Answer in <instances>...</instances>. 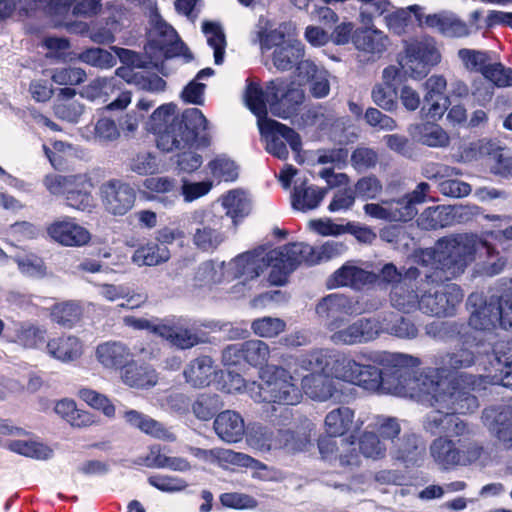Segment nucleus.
Instances as JSON below:
<instances>
[{
	"label": "nucleus",
	"instance_id": "58",
	"mask_svg": "<svg viewBox=\"0 0 512 512\" xmlns=\"http://www.w3.org/2000/svg\"><path fill=\"white\" fill-rule=\"evenodd\" d=\"M82 308L75 301H67L54 305L51 308V320L60 326L71 328L82 316Z\"/></svg>",
	"mask_w": 512,
	"mask_h": 512
},
{
	"label": "nucleus",
	"instance_id": "41",
	"mask_svg": "<svg viewBox=\"0 0 512 512\" xmlns=\"http://www.w3.org/2000/svg\"><path fill=\"white\" fill-rule=\"evenodd\" d=\"M209 145V138L205 131H200L192 144L186 148L177 149L179 152L174 156L173 163L179 172L193 173L203 164V158L193 150L194 147H206Z\"/></svg>",
	"mask_w": 512,
	"mask_h": 512
},
{
	"label": "nucleus",
	"instance_id": "18",
	"mask_svg": "<svg viewBox=\"0 0 512 512\" xmlns=\"http://www.w3.org/2000/svg\"><path fill=\"white\" fill-rule=\"evenodd\" d=\"M382 273L384 266L372 270L369 264L361 267L354 261H348L329 276L326 285L329 289L350 288L361 291L366 286L376 283Z\"/></svg>",
	"mask_w": 512,
	"mask_h": 512
},
{
	"label": "nucleus",
	"instance_id": "3",
	"mask_svg": "<svg viewBox=\"0 0 512 512\" xmlns=\"http://www.w3.org/2000/svg\"><path fill=\"white\" fill-rule=\"evenodd\" d=\"M437 252H422L424 263L436 259L435 271L428 275L427 280L438 282L450 280L461 275L467 266L474 261L477 253L482 254L483 250L488 255L494 253V247L487 241L482 240L474 234L461 233L444 237L437 242Z\"/></svg>",
	"mask_w": 512,
	"mask_h": 512
},
{
	"label": "nucleus",
	"instance_id": "55",
	"mask_svg": "<svg viewBox=\"0 0 512 512\" xmlns=\"http://www.w3.org/2000/svg\"><path fill=\"white\" fill-rule=\"evenodd\" d=\"M333 350L316 349L302 354L297 362L301 369L312 373H329Z\"/></svg>",
	"mask_w": 512,
	"mask_h": 512
},
{
	"label": "nucleus",
	"instance_id": "11",
	"mask_svg": "<svg viewBox=\"0 0 512 512\" xmlns=\"http://www.w3.org/2000/svg\"><path fill=\"white\" fill-rule=\"evenodd\" d=\"M246 442L253 450L265 453L285 448L291 452L304 451L310 445V435L306 431L294 432L289 429H272L260 423L248 426Z\"/></svg>",
	"mask_w": 512,
	"mask_h": 512
},
{
	"label": "nucleus",
	"instance_id": "42",
	"mask_svg": "<svg viewBox=\"0 0 512 512\" xmlns=\"http://www.w3.org/2000/svg\"><path fill=\"white\" fill-rule=\"evenodd\" d=\"M430 456L443 470L460 466V448L448 437L440 436L434 439L429 447Z\"/></svg>",
	"mask_w": 512,
	"mask_h": 512
},
{
	"label": "nucleus",
	"instance_id": "47",
	"mask_svg": "<svg viewBox=\"0 0 512 512\" xmlns=\"http://www.w3.org/2000/svg\"><path fill=\"white\" fill-rule=\"evenodd\" d=\"M221 205L226 216L232 219L235 226L250 212V201L247 194L240 189H233L222 195Z\"/></svg>",
	"mask_w": 512,
	"mask_h": 512
},
{
	"label": "nucleus",
	"instance_id": "25",
	"mask_svg": "<svg viewBox=\"0 0 512 512\" xmlns=\"http://www.w3.org/2000/svg\"><path fill=\"white\" fill-rule=\"evenodd\" d=\"M100 195L105 210L115 216L125 215L133 208L136 200L135 190L129 184L115 179L102 184Z\"/></svg>",
	"mask_w": 512,
	"mask_h": 512
},
{
	"label": "nucleus",
	"instance_id": "60",
	"mask_svg": "<svg viewBox=\"0 0 512 512\" xmlns=\"http://www.w3.org/2000/svg\"><path fill=\"white\" fill-rule=\"evenodd\" d=\"M202 31L206 36L208 45L213 49L215 64H222L224 61L226 39L221 26L213 22H204Z\"/></svg>",
	"mask_w": 512,
	"mask_h": 512
},
{
	"label": "nucleus",
	"instance_id": "62",
	"mask_svg": "<svg viewBox=\"0 0 512 512\" xmlns=\"http://www.w3.org/2000/svg\"><path fill=\"white\" fill-rule=\"evenodd\" d=\"M146 189L156 193H172L171 196L160 197L159 201L166 207L173 206L178 200V193L176 190V180L172 177H151L144 181Z\"/></svg>",
	"mask_w": 512,
	"mask_h": 512
},
{
	"label": "nucleus",
	"instance_id": "14",
	"mask_svg": "<svg viewBox=\"0 0 512 512\" xmlns=\"http://www.w3.org/2000/svg\"><path fill=\"white\" fill-rule=\"evenodd\" d=\"M224 217L211 210L198 209L191 213V241L205 253L215 252L227 240L223 229Z\"/></svg>",
	"mask_w": 512,
	"mask_h": 512
},
{
	"label": "nucleus",
	"instance_id": "1",
	"mask_svg": "<svg viewBox=\"0 0 512 512\" xmlns=\"http://www.w3.org/2000/svg\"><path fill=\"white\" fill-rule=\"evenodd\" d=\"M419 359L403 353H386V393L416 398L432 393V398L440 406L466 411L477 406V398L464 391L449 390L447 380H434L431 368L420 374L416 369Z\"/></svg>",
	"mask_w": 512,
	"mask_h": 512
},
{
	"label": "nucleus",
	"instance_id": "12",
	"mask_svg": "<svg viewBox=\"0 0 512 512\" xmlns=\"http://www.w3.org/2000/svg\"><path fill=\"white\" fill-rule=\"evenodd\" d=\"M404 52L398 63L414 79L426 76L442 59L437 41L428 35L405 41Z\"/></svg>",
	"mask_w": 512,
	"mask_h": 512
},
{
	"label": "nucleus",
	"instance_id": "39",
	"mask_svg": "<svg viewBox=\"0 0 512 512\" xmlns=\"http://www.w3.org/2000/svg\"><path fill=\"white\" fill-rule=\"evenodd\" d=\"M46 336L45 326L33 322H20L15 325L10 341L24 349L38 350L47 342Z\"/></svg>",
	"mask_w": 512,
	"mask_h": 512
},
{
	"label": "nucleus",
	"instance_id": "43",
	"mask_svg": "<svg viewBox=\"0 0 512 512\" xmlns=\"http://www.w3.org/2000/svg\"><path fill=\"white\" fill-rule=\"evenodd\" d=\"M408 132L413 140L429 147H444L449 143L447 133L434 122L412 124Z\"/></svg>",
	"mask_w": 512,
	"mask_h": 512
},
{
	"label": "nucleus",
	"instance_id": "9",
	"mask_svg": "<svg viewBox=\"0 0 512 512\" xmlns=\"http://www.w3.org/2000/svg\"><path fill=\"white\" fill-rule=\"evenodd\" d=\"M455 328L459 329L457 330V333L460 337V339L463 342V346L455 349L454 351L447 352L441 356H439L435 361V368H431L434 371V380H447L450 383L449 390L448 391H464L465 389H459L455 386L454 382L451 380H448L447 378H439L440 373H451L455 372L460 369L469 368L472 365L476 363V361H479V365L483 367V370L486 372L484 377L488 380L489 383L493 385H502L501 383H493L491 381V378L489 377V370L491 371L492 367L490 365V361H494V350L496 349V346L500 343H496L495 346L492 348V352L489 353L488 350H484V354L482 355V352L478 351L479 357L476 358L475 352L472 351L469 347H466L465 345L470 343V337L466 332H462L464 329V325H453ZM467 393L470 395V393L467 391ZM472 396V394H471ZM473 397H475L473 395Z\"/></svg>",
	"mask_w": 512,
	"mask_h": 512
},
{
	"label": "nucleus",
	"instance_id": "35",
	"mask_svg": "<svg viewBox=\"0 0 512 512\" xmlns=\"http://www.w3.org/2000/svg\"><path fill=\"white\" fill-rule=\"evenodd\" d=\"M425 26L436 29L441 35L449 38H463L470 34L467 24L455 14L442 11L425 17Z\"/></svg>",
	"mask_w": 512,
	"mask_h": 512
},
{
	"label": "nucleus",
	"instance_id": "10",
	"mask_svg": "<svg viewBox=\"0 0 512 512\" xmlns=\"http://www.w3.org/2000/svg\"><path fill=\"white\" fill-rule=\"evenodd\" d=\"M43 185L50 194L64 197L66 205L73 209L91 211L95 205L92 195L94 184L87 173L48 174Z\"/></svg>",
	"mask_w": 512,
	"mask_h": 512
},
{
	"label": "nucleus",
	"instance_id": "56",
	"mask_svg": "<svg viewBox=\"0 0 512 512\" xmlns=\"http://www.w3.org/2000/svg\"><path fill=\"white\" fill-rule=\"evenodd\" d=\"M212 180L217 182H233L239 176L237 164L226 155H218L210 160L206 166Z\"/></svg>",
	"mask_w": 512,
	"mask_h": 512
},
{
	"label": "nucleus",
	"instance_id": "49",
	"mask_svg": "<svg viewBox=\"0 0 512 512\" xmlns=\"http://www.w3.org/2000/svg\"><path fill=\"white\" fill-rule=\"evenodd\" d=\"M123 417L131 426L140 429L146 434L157 438H165L169 440L175 439L174 436L169 433L161 423L136 410L125 411Z\"/></svg>",
	"mask_w": 512,
	"mask_h": 512
},
{
	"label": "nucleus",
	"instance_id": "13",
	"mask_svg": "<svg viewBox=\"0 0 512 512\" xmlns=\"http://www.w3.org/2000/svg\"><path fill=\"white\" fill-rule=\"evenodd\" d=\"M280 250V247L270 251L264 248H258L253 251L242 253L229 262H226L227 279H235L243 277L245 280H251L258 277L265 268L270 267L268 280L272 285L282 286L287 280L281 283L273 282L272 275L277 268L282 270L281 263L272 257V253Z\"/></svg>",
	"mask_w": 512,
	"mask_h": 512
},
{
	"label": "nucleus",
	"instance_id": "7",
	"mask_svg": "<svg viewBox=\"0 0 512 512\" xmlns=\"http://www.w3.org/2000/svg\"><path fill=\"white\" fill-rule=\"evenodd\" d=\"M347 250L343 242L330 240L318 248L305 243H291L280 247L272 253V257L280 261L282 270L277 268L272 275L273 282L281 283L302 263L314 265L339 257Z\"/></svg>",
	"mask_w": 512,
	"mask_h": 512
},
{
	"label": "nucleus",
	"instance_id": "23",
	"mask_svg": "<svg viewBox=\"0 0 512 512\" xmlns=\"http://www.w3.org/2000/svg\"><path fill=\"white\" fill-rule=\"evenodd\" d=\"M386 452L392 460L405 467H419L424 462L426 448L418 436L404 432L400 437L391 438L390 443H386Z\"/></svg>",
	"mask_w": 512,
	"mask_h": 512
},
{
	"label": "nucleus",
	"instance_id": "38",
	"mask_svg": "<svg viewBox=\"0 0 512 512\" xmlns=\"http://www.w3.org/2000/svg\"><path fill=\"white\" fill-rule=\"evenodd\" d=\"M121 380L129 387L147 389L157 384L158 374L152 366L139 364L131 358L121 370Z\"/></svg>",
	"mask_w": 512,
	"mask_h": 512
},
{
	"label": "nucleus",
	"instance_id": "44",
	"mask_svg": "<svg viewBox=\"0 0 512 512\" xmlns=\"http://www.w3.org/2000/svg\"><path fill=\"white\" fill-rule=\"evenodd\" d=\"M82 136L88 141L108 144L119 139L120 128L114 120L101 117L95 123L82 128Z\"/></svg>",
	"mask_w": 512,
	"mask_h": 512
},
{
	"label": "nucleus",
	"instance_id": "32",
	"mask_svg": "<svg viewBox=\"0 0 512 512\" xmlns=\"http://www.w3.org/2000/svg\"><path fill=\"white\" fill-rule=\"evenodd\" d=\"M432 394L433 392L429 394L423 393L421 397H416V399L422 402H426L430 406L436 408L435 410L427 414L424 421V429L433 435L438 433H445L446 426H448V424L451 422L450 418H452L453 413H470L475 411L479 406V403L477 402V406L473 409H469L466 411H458L456 409H453L452 407L440 406V404L434 401V399L432 398Z\"/></svg>",
	"mask_w": 512,
	"mask_h": 512
},
{
	"label": "nucleus",
	"instance_id": "48",
	"mask_svg": "<svg viewBox=\"0 0 512 512\" xmlns=\"http://www.w3.org/2000/svg\"><path fill=\"white\" fill-rule=\"evenodd\" d=\"M226 277V262L207 260L202 262L195 271L194 285L196 287H210L221 283Z\"/></svg>",
	"mask_w": 512,
	"mask_h": 512
},
{
	"label": "nucleus",
	"instance_id": "2",
	"mask_svg": "<svg viewBox=\"0 0 512 512\" xmlns=\"http://www.w3.org/2000/svg\"><path fill=\"white\" fill-rule=\"evenodd\" d=\"M208 121L198 108L186 109L181 117L176 105L158 107L147 122V129L157 135V147L171 152L190 146L200 131H206Z\"/></svg>",
	"mask_w": 512,
	"mask_h": 512
},
{
	"label": "nucleus",
	"instance_id": "30",
	"mask_svg": "<svg viewBox=\"0 0 512 512\" xmlns=\"http://www.w3.org/2000/svg\"><path fill=\"white\" fill-rule=\"evenodd\" d=\"M365 422H368L363 435L359 440V449L367 458H377L381 454V444L379 435L384 428V418L380 415L367 416L365 420L356 422V429H360Z\"/></svg>",
	"mask_w": 512,
	"mask_h": 512
},
{
	"label": "nucleus",
	"instance_id": "17",
	"mask_svg": "<svg viewBox=\"0 0 512 512\" xmlns=\"http://www.w3.org/2000/svg\"><path fill=\"white\" fill-rule=\"evenodd\" d=\"M345 318L336 329H330V340L336 345H357L377 339L383 331V323L375 317L360 318L346 324Z\"/></svg>",
	"mask_w": 512,
	"mask_h": 512
},
{
	"label": "nucleus",
	"instance_id": "37",
	"mask_svg": "<svg viewBox=\"0 0 512 512\" xmlns=\"http://www.w3.org/2000/svg\"><path fill=\"white\" fill-rule=\"evenodd\" d=\"M326 188H320L307 181L296 183L291 194V205L295 210L308 212L316 209L327 194Z\"/></svg>",
	"mask_w": 512,
	"mask_h": 512
},
{
	"label": "nucleus",
	"instance_id": "26",
	"mask_svg": "<svg viewBox=\"0 0 512 512\" xmlns=\"http://www.w3.org/2000/svg\"><path fill=\"white\" fill-rule=\"evenodd\" d=\"M301 385L304 392L313 400L345 401V396L329 373H310L302 378Z\"/></svg>",
	"mask_w": 512,
	"mask_h": 512
},
{
	"label": "nucleus",
	"instance_id": "27",
	"mask_svg": "<svg viewBox=\"0 0 512 512\" xmlns=\"http://www.w3.org/2000/svg\"><path fill=\"white\" fill-rule=\"evenodd\" d=\"M85 351L82 339L71 334H62L50 338L45 345V352L52 359L68 364L79 360Z\"/></svg>",
	"mask_w": 512,
	"mask_h": 512
},
{
	"label": "nucleus",
	"instance_id": "20",
	"mask_svg": "<svg viewBox=\"0 0 512 512\" xmlns=\"http://www.w3.org/2000/svg\"><path fill=\"white\" fill-rule=\"evenodd\" d=\"M317 315L325 321L328 330L336 329L343 322V316L361 313L358 301L342 293H332L323 297L316 305Z\"/></svg>",
	"mask_w": 512,
	"mask_h": 512
},
{
	"label": "nucleus",
	"instance_id": "15",
	"mask_svg": "<svg viewBox=\"0 0 512 512\" xmlns=\"http://www.w3.org/2000/svg\"><path fill=\"white\" fill-rule=\"evenodd\" d=\"M261 91L265 106H269L274 116L283 119L296 115L305 98L303 89L294 82L288 83L279 79L270 81L266 90Z\"/></svg>",
	"mask_w": 512,
	"mask_h": 512
},
{
	"label": "nucleus",
	"instance_id": "34",
	"mask_svg": "<svg viewBox=\"0 0 512 512\" xmlns=\"http://www.w3.org/2000/svg\"><path fill=\"white\" fill-rule=\"evenodd\" d=\"M494 361L489 377L493 383H501L504 387H512V342L500 341L494 350Z\"/></svg>",
	"mask_w": 512,
	"mask_h": 512
},
{
	"label": "nucleus",
	"instance_id": "6",
	"mask_svg": "<svg viewBox=\"0 0 512 512\" xmlns=\"http://www.w3.org/2000/svg\"><path fill=\"white\" fill-rule=\"evenodd\" d=\"M261 382L252 381L247 394L256 403L294 406L302 400V389L289 370L279 365L268 366L260 373Z\"/></svg>",
	"mask_w": 512,
	"mask_h": 512
},
{
	"label": "nucleus",
	"instance_id": "22",
	"mask_svg": "<svg viewBox=\"0 0 512 512\" xmlns=\"http://www.w3.org/2000/svg\"><path fill=\"white\" fill-rule=\"evenodd\" d=\"M156 334L182 350L190 349L204 341L194 325L184 318L161 320L156 328Z\"/></svg>",
	"mask_w": 512,
	"mask_h": 512
},
{
	"label": "nucleus",
	"instance_id": "4",
	"mask_svg": "<svg viewBox=\"0 0 512 512\" xmlns=\"http://www.w3.org/2000/svg\"><path fill=\"white\" fill-rule=\"evenodd\" d=\"M244 100L249 110L257 117V125L265 142L266 151L281 160H286L289 156L286 146L288 144L295 153V160L301 162L302 141L300 135L294 129L267 117L263 93L258 84L248 83Z\"/></svg>",
	"mask_w": 512,
	"mask_h": 512
},
{
	"label": "nucleus",
	"instance_id": "45",
	"mask_svg": "<svg viewBox=\"0 0 512 512\" xmlns=\"http://www.w3.org/2000/svg\"><path fill=\"white\" fill-rule=\"evenodd\" d=\"M304 57V48L301 42L287 40V43L277 47L273 51L272 61L279 71L291 70L294 66H299Z\"/></svg>",
	"mask_w": 512,
	"mask_h": 512
},
{
	"label": "nucleus",
	"instance_id": "24",
	"mask_svg": "<svg viewBox=\"0 0 512 512\" xmlns=\"http://www.w3.org/2000/svg\"><path fill=\"white\" fill-rule=\"evenodd\" d=\"M467 305L470 309V327L480 331H491L500 327L496 297L492 296L487 300L480 293H472L467 299Z\"/></svg>",
	"mask_w": 512,
	"mask_h": 512
},
{
	"label": "nucleus",
	"instance_id": "61",
	"mask_svg": "<svg viewBox=\"0 0 512 512\" xmlns=\"http://www.w3.org/2000/svg\"><path fill=\"white\" fill-rule=\"evenodd\" d=\"M270 346L259 339L244 342V362L252 367H263L269 361Z\"/></svg>",
	"mask_w": 512,
	"mask_h": 512
},
{
	"label": "nucleus",
	"instance_id": "29",
	"mask_svg": "<svg viewBox=\"0 0 512 512\" xmlns=\"http://www.w3.org/2000/svg\"><path fill=\"white\" fill-rule=\"evenodd\" d=\"M47 231L54 241L64 246H82L90 240V233L70 218L55 221Z\"/></svg>",
	"mask_w": 512,
	"mask_h": 512
},
{
	"label": "nucleus",
	"instance_id": "54",
	"mask_svg": "<svg viewBox=\"0 0 512 512\" xmlns=\"http://www.w3.org/2000/svg\"><path fill=\"white\" fill-rule=\"evenodd\" d=\"M354 411L348 407H340L330 411L325 418L326 432L331 437L345 434L352 427Z\"/></svg>",
	"mask_w": 512,
	"mask_h": 512
},
{
	"label": "nucleus",
	"instance_id": "51",
	"mask_svg": "<svg viewBox=\"0 0 512 512\" xmlns=\"http://www.w3.org/2000/svg\"><path fill=\"white\" fill-rule=\"evenodd\" d=\"M215 372L213 360L209 356H202L191 361L184 371V376L192 386L203 387L209 384L210 377Z\"/></svg>",
	"mask_w": 512,
	"mask_h": 512
},
{
	"label": "nucleus",
	"instance_id": "63",
	"mask_svg": "<svg viewBox=\"0 0 512 512\" xmlns=\"http://www.w3.org/2000/svg\"><path fill=\"white\" fill-rule=\"evenodd\" d=\"M99 287V295L105 298L108 301L114 302L119 299H126V305L130 308L140 306L144 301L145 297L141 295H130L129 289L124 285H114V284H101Z\"/></svg>",
	"mask_w": 512,
	"mask_h": 512
},
{
	"label": "nucleus",
	"instance_id": "36",
	"mask_svg": "<svg viewBox=\"0 0 512 512\" xmlns=\"http://www.w3.org/2000/svg\"><path fill=\"white\" fill-rule=\"evenodd\" d=\"M364 28L358 30L354 36V44L359 50L370 53L380 52L382 49V31L375 28L374 21L380 17H374L373 13L363 11L360 14Z\"/></svg>",
	"mask_w": 512,
	"mask_h": 512
},
{
	"label": "nucleus",
	"instance_id": "21",
	"mask_svg": "<svg viewBox=\"0 0 512 512\" xmlns=\"http://www.w3.org/2000/svg\"><path fill=\"white\" fill-rule=\"evenodd\" d=\"M482 421L496 445L512 454V406L486 408L482 413Z\"/></svg>",
	"mask_w": 512,
	"mask_h": 512
},
{
	"label": "nucleus",
	"instance_id": "28",
	"mask_svg": "<svg viewBox=\"0 0 512 512\" xmlns=\"http://www.w3.org/2000/svg\"><path fill=\"white\" fill-rule=\"evenodd\" d=\"M95 358L104 369L117 371L128 364L133 354L123 342L105 341L97 345Z\"/></svg>",
	"mask_w": 512,
	"mask_h": 512
},
{
	"label": "nucleus",
	"instance_id": "53",
	"mask_svg": "<svg viewBox=\"0 0 512 512\" xmlns=\"http://www.w3.org/2000/svg\"><path fill=\"white\" fill-rule=\"evenodd\" d=\"M6 447L12 452L38 460H46L53 455L51 448L31 438L10 440Z\"/></svg>",
	"mask_w": 512,
	"mask_h": 512
},
{
	"label": "nucleus",
	"instance_id": "52",
	"mask_svg": "<svg viewBox=\"0 0 512 512\" xmlns=\"http://www.w3.org/2000/svg\"><path fill=\"white\" fill-rule=\"evenodd\" d=\"M122 28L121 13L117 12L105 18V24L93 23L88 29L89 38L97 44H108L115 41V34Z\"/></svg>",
	"mask_w": 512,
	"mask_h": 512
},
{
	"label": "nucleus",
	"instance_id": "59",
	"mask_svg": "<svg viewBox=\"0 0 512 512\" xmlns=\"http://www.w3.org/2000/svg\"><path fill=\"white\" fill-rule=\"evenodd\" d=\"M19 271L31 278L42 279L47 276V267L41 257L34 253L17 254L12 257Z\"/></svg>",
	"mask_w": 512,
	"mask_h": 512
},
{
	"label": "nucleus",
	"instance_id": "40",
	"mask_svg": "<svg viewBox=\"0 0 512 512\" xmlns=\"http://www.w3.org/2000/svg\"><path fill=\"white\" fill-rule=\"evenodd\" d=\"M298 77L310 82V92L315 98H324L329 94V73L319 68L310 60H305L297 67Z\"/></svg>",
	"mask_w": 512,
	"mask_h": 512
},
{
	"label": "nucleus",
	"instance_id": "57",
	"mask_svg": "<svg viewBox=\"0 0 512 512\" xmlns=\"http://www.w3.org/2000/svg\"><path fill=\"white\" fill-rule=\"evenodd\" d=\"M450 206H435L426 208L418 217V226L425 230H434L451 226Z\"/></svg>",
	"mask_w": 512,
	"mask_h": 512
},
{
	"label": "nucleus",
	"instance_id": "19",
	"mask_svg": "<svg viewBox=\"0 0 512 512\" xmlns=\"http://www.w3.org/2000/svg\"><path fill=\"white\" fill-rule=\"evenodd\" d=\"M120 84L116 77H99L83 87L81 96L90 101L106 103L111 96L118 93L105 108L108 111H122L131 103L132 94L128 90H121Z\"/></svg>",
	"mask_w": 512,
	"mask_h": 512
},
{
	"label": "nucleus",
	"instance_id": "46",
	"mask_svg": "<svg viewBox=\"0 0 512 512\" xmlns=\"http://www.w3.org/2000/svg\"><path fill=\"white\" fill-rule=\"evenodd\" d=\"M169 259L170 251L168 247L153 241L140 245L131 257L132 262L138 267L157 266Z\"/></svg>",
	"mask_w": 512,
	"mask_h": 512
},
{
	"label": "nucleus",
	"instance_id": "33",
	"mask_svg": "<svg viewBox=\"0 0 512 512\" xmlns=\"http://www.w3.org/2000/svg\"><path fill=\"white\" fill-rule=\"evenodd\" d=\"M217 436L226 443H237L246 435L244 419L233 411L225 410L219 413L213 423Z\"/></svg>",
	"mask_w": 512,
	"mask_h": 512
},
{
	"label": "nucleus",
	"instance_id": "16",
	"mask_svg": "<svg viewBox=\"0 0 512 512\" xmlns=\"http://www.w3.org/2000/svg\"><path fill=\"white\" fill-rule=\"evenodd\" d=\"M184 48V43L180 41L174 28L158 20L149 33L145 55L151 65L158 68L163 60L182 54Z\"/></svg>",
	"mask_w": 512,
	"mask_h": 512
},
{
	"label": "nucleus",
	"instance_id": "50",
	"mask_svg": "<svg viewBox=\"0 0 512 512\" xmlns=\"http://www.w3.org/2000/svg\"><path fill=\"white\" fill-rule=\"evenodd\" d=\"M54 412L73 427L90 426L94 420L90 413L76 407L71 399H62L55 403Z\"/></svg>",
	"mask_w": 512,
	"mask_h": 512
},
{
	"label": "nucleus",
	"instance_id": "8",
	"mask_svg": "<svg viewBox=\"0 0 512 512\" xmlns=\"http://www.w3.org/2000/svg\"><path fill=\"white\" fill-rule=\"evenodd\" d=\"M374 364H360L348 355L333 350L329 374L337 380L355 384L369 392H379L383 382L381 353H372L368 357Z\"/></svg>",
	"mask_w": 512,
	"mask_h": 512
},
{
	"label": "nucleus",
	"instance_id": "64",
	"mask_svg": "<svg viewBox=\"0 0 512 512\" xmlns=\"http://www.w3.org/2000/svg\"><path fill=\"white\" fill-rule=\"evenodd\" d=\"M285 329L286 322L278 317L264 316L253 320L251 323V330L260 338H275Z\"/></svg>",
	"mask_w": 512,
	"mask_h": 512
},
{
	"label": "nucleus",
	"instance_id": "31",
	"mask_svg": "<svg viewBox=\"0 0 512 512\" xmlns=\"http://www.w3.org/2000/svg\"><path fill=\"white\" fill-rule=\"evenodd\" d=\"M417 209L408 199V193L392 184L386 189V220L406 222L414 218Z\"/></svg>",
	"mask_w": 512,
	"mask_h": 512
},
{
	"label": "nucleus",
	"instance_id": "5",
	"mask_svg": "<svg viewBox=\"0 0 512 512\" xmlns=\"http://www.w3.org/2000/svg\"><path fill=\"white\" fill-rule=\"evenodd\" d=\"M403 293L402 285L393 288L391 301L394 306L409 312L418 304L423 313L438 317L452 315L464 296L461 288L454 283L436 284L424 290L420 297L409 292L406 299Z\"/></svg>",
	"mask_w": 512,
	"mask_h": 512
}]
</instances>
